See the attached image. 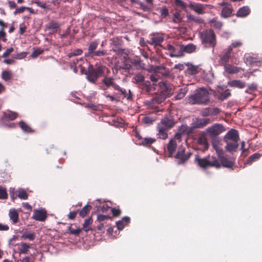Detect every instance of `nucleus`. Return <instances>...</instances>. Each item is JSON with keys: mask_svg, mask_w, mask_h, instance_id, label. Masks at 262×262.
<instances>
[{"mask_svg": "<svg viewBox=\"0 0 262 262\" xmlns=\"http://www.w3.org/2000/svg\"><path fill=\"white\" fill-rule=\"evenodd\" d=\"M105 67L102 65L90 64L85 74L87 80L93 84H96L98 79L103 76Z\"/></svg>", "mask_w": 262, "mask_h": 262, "instance_id": "obj_1", "label": "nucleus"}, {"mask_svg": "<svg viewBox=\"0 0 262 262\" xmlns=\"http://www.w3.org/2000/svg\"><path fill=\"white\" fill-rule=\"evenodd\" d=\"M209 92L204 88L196 90L195 93L189 96L188 101L192 104H207L209 102Z\"/></svg>", "mask_w": 262, "mask_h": 262, "instance_id": "obj_2", "label": "nucleus"}, {"mask_svg": "<svg viewBox=\"0 0 262 262\" xmlns=\"http://www.w3.org/2000/svg\"><path fill=\"white\" fill-rule=\"evenodd\" d=\"M194 163L198 166L203 168H207L208 167H214L220 168L221 164L217 158L215 156H207L201 158L199 156H196L194 159Z\"/></svg>", "mask_w": 262, "mask_h": 262, "instance_id": "obj_3", "label": "nucleus"}, {"mask_svg": "<svg viewBox=\"0 0 262 262\" xmlns=\"http://www.w3.org/2000/svg\"><path fill=\"white\" fill-rule=\"evenodd\" d=\"M192 153L189 151H186L184 147L180 146L178 148L174 158L178 165L184 164L190 158Z\"/></svg>", "mask_w": 262, "mask_h": 262, "instance_id": "obj_4", "label": "nucleus"}, {"mask_svg": "<svg viewBox=\"0 0 262 262\" xmlns=\"http://www.w3.org/2000/svg\"><path fill=\"white\" fill-rule=\"evenodd\" d=\"M202 41L208 44L213 49L216 46V36L213 31L211 29L206 30L201 33Z\"/></svg>", "mask_w": 262, "mask_h": 262, "instance_id": "obj_5", "label": "nucleus"}, {"mask_svg": "<svg viewBox=\"0 0 262 262\" xmlns=\"http://www.w3.org/2000/svg\"><path fill=\"white\" fill-rule=\"evenodd\" d=\"M167 50L169 53L170 57H181L182 56V45H167L164 48Z\"/></svg>", "mask_w": 262, "mask_h": 262, "instance_id": "obj_6", "label": "nucleus"}, {"mask_svg": "<svg viewBox=\"0 0 262 262\" xmlns=\"http://www.w3.org/2000/svg\"><path fill=\"white\" fill-rule=\"evenodd\" d=\"M206 130L210 136L215 137L224 132L225 128L222 124L215 123L208 127Z\"/></svg>", "mask_w": 262, "mask_h": 262, "instance_id": "obj_7", "label": "nucleus"}, {"mask_svg": "<svg viewBox=\"0 0 262 262\" xmlns=\"http://www.w3.org/2000/svg\"><path fill=\"white\" fill-rule=\"evenodd\" d=\"M232 53L233 52L231 51V48H228L224 50L222 53L220 55V64L223 66L227 64L232 56Z\"/></svg>", "mask_w": 262, "mask_h": 262, "instance_id": "obj_8", "label": "nucleus"}, {"mask_svg": "<svg viewBox=\"0 0 262 262\" xmlns=\"http://www.w3.org/2000/svg\"><path fill=\"white\" fill-rule=\"evenodd\" d=\"M32 219L40 222H44L47 217V213L45 209H35Z\"/></svg>", "mask_w": 262, "mask_h": 262, "instance_id": "obj_9", "label": "nucleus"}, {"mask_svg": "<svg viewBox=\"0 0 262 262\" xmlns=\"http://www.w3.org/2000/svg\"><path fill=\"white\" fill-rule=\"evenodd\" d=\"M239 140L238 132L234 129H231L224 136V141H237Z\"/></svg>", "mask_w": 262, "mask_h": 262, "instance_id": "obj_10", "label": "nucleus"}, {"mask_svg": "<svg viewBox=\"0 0 262 262\" xmlns=\"http://www.w3.org/2000/svg\"><path fill=\"white\" fill-rule=\"evenodd\" d=\"M163 40L164 38L162 36L157 34H152L149 37L147 42L151 45L156 46L160 45Z\"/></svg>", "mask_w": 262, "mask_h": 262, "instance_id": "obj_11", "label": "nucleus"}, {"mask_svg": "<svg viewBox=\"0 0 262 262\" xmlns=\"http://www.w3.org/2000/svg\"><path fill=\"white\" fill-rule=\"evenodd\" d=\"M219 161L220 163L221 166H223L224 167L231 169L232 170L234 169L235 164L234 160L229 159L225 156L224 157H222Z\"/></svg>", "mask_w": 262, "mask_h": 262, "instance_id": "obj_12", "label": "nucleus"}, {"mask_svg": "<svg viewBox=\"0 0 262 262\" xmlns=\"http://www.w3.org/2000/svg\"><path fill=\"white\" fill-rule=\"evenodd\" d=\"M224 141L226 144L225 149L228 152L231 154H233V152H236L237 151L238 147L239 146L238 142L232 141H228L227 140Z\"/></svg>", "mask_w": 262, "mask_h": 262, "instance_id": "obj_13", "label": "nucleus"}, {"mask_svg": "<svg viewBox=\"0 0 262 262\" xmlns=\"http://www.w3.org/2000/svg\"><path fill=\"white\" fill-rule=\"evenodd\" d=\"M210 122L209 118H196L193 123V126L195 128H201L206 126Z\"/></svg>", "mask_w": 262, "mask_h": 262, "instance_id": "obj_14", "label": "nucleus"}, {"mask_svg": "<svg viewBox=\"0 0 262 262\" xmlns=\"http://www.w3.org/2000/svg\"><path fill=\"white\" fill-rule=\"evenodd\" d=\"M154 71L164 77H168L170 74L169 70L164 66H156L154 68Z\"/></svg>", "mask_w": 262, "mask_h": 262, "instance_id": "obj_15", "label": "nucleus"}, {"mask_svg": "<svg viewBox=\"0 0 262 262\" xmlns=\"http://www.w3.org/2000/svg\"><path fill=\"white\" fill-rule=\"evenodd\" d=\"M102 82L107 88L112 86L114 90L118 89V84L115 82L113 77L105 76Z\"/></svg>", "mask_w": 262, "mask_h": 262, "instance_id": "obj_16", "label": "nucleus"}, {"mask_svg": "<svg viewBox=\"0 0 262 262\" xmlns=\"http://www.w3.org/2000/svg\"><path fill=\"white\" fill-rule=\"evenodd\" d=\"M159 124L169 130L174 126L175 122L172 119L165 117Z\"/></svg>", "mask_w": 262, "mask_h": 262, "instance_id": "obj_17", "label": "nucleus"}, {"mask_svg": "<svg viewBox=\"0 0 262 262\" xmlns=\"http://www.w3.org/2000/svg\"><path fill=\"white\" fill-rule=\"evenodd\" d=\"M223 66L225 71L229 74H236L241 71H244V69L240 67H235L230 64H226Z\"/></svg>", "mask_w": 262, "mask_h": 262, "instance_id": "obj_18", "label": "nucleus"}, {"mask_svg": "<svg viewBox=\"0 0 262 262\" xmlns=\"http://www.w3.org/2000/svg\"><path fill=\"white\" fill-rule=\"evenodd\" d=\"M18 116L17 113L8 110L3 113V119L4 120L13 121L16 119Z\"/></svg>", "mask_w": 262, "mask_h": 262, "instance_id": "obj_19", "label": "nucleus"}, {"mask_svg": "<svg viewBox=\"0 0 262 262\" xmlns=\"http://www.w3.org/2000/svg\"><path fill=\"white\" fill-rule=\"evenodd\" d=\"M157 129L158 133L157 134V136L159 138L163 140H165L168 137L167 132L168 129L165 128L164 127L158 124L157 126Z\"/></svg>", "mask_w": 262, "mask_h": 262, "instance_id": "obj_20", "label": "nucleus"}, {"mask_svg": "<svg viewBox=\"0 0 262 262\" xmlns=\"http://www.w3.org/2000/svg\"><path fill=\"white\" fill-rule=\"evenodd\" d=\"M189 7L198 14H202L204 13V8L201 4L192 3L190 4Z\"/></svg>", "mask_w": 262, "mask_h": 262, "instance_id": "obj_21", "label": "nucleus"}, {"mask_svg": "<svg viewBox=\"0 0 262 262\" xmlns=\"http://www.w3.org/2000/svg\"><path fill=\"white\" fill-rule=\"evenodd\" d=\"M186 65L188 67L187 70L185 71L186 74L193 75L199 73V70L198 66H194L189 63Z\"/></svg>", "mask_w": 262, "mask_h": 262, "instance_id": "obj_22", "label": "nucleus"}, {"mask_svg": "<svg viewBox=\"0 0 262 262\" xmlns=\"http://www.w3.org/2000/svg\"><path fill=\"white\" fill-rule=\"evenodd\" d=\"M228 85L232 88L243 89L246 86V83L240 80H233L228 82Z\"/></svg>", "mask_w": 262, "mask_h": 262, "instance_id": "obj_23", "label": "nucleus"}, {"mask_svg": "<svg viewBox=\"0 0 262 262\" xmlns=\"http://www.w3.org/2000/svg\"><path fill=\"white\" fill-rule=\"evenodd\" d=\"M9 216L13 224H16L19 220V214L15 209H11L9 212Z\"/></svg>", "mask_w": 262, "mask_h": 262, "instance_id": "obj_24", "label": "nucleus"}, {"mask_svg": "<svg viewBox=\"0 0 262 262\" xmlns=\"http://www.w3.org/2000/svg\"><path fill=\"white\" fill-rule=\"evenodd\" d=\"M196 46L192 43H189L186 46L182 45V56H183L184 52L187 53H191L194 52L196 50Z\"/></svg>", "mask_w": 262, "mask_h": 262, "instance_id": "obj_25", "label": "nucleus"}, {"mask_svg": "<svg viewBox=\"0 0 262 262\" xmlns=\"http://www.w3.org/2000/svg\"><path fill=\"white\" fill-rule=\"evenodd\" d=\"M177 147V144L176 141L173 139H171L167 146V150L169 153V156L171 157L175 151Z\"/></svg>", "mask_w": 262, "mask_h": 262, "instance_id": "obj_26", "label": "nucleus"}, {"mask_svg": "<svg viewBox=\"0 0 262 262\" xmlns=\"http://www.w3.org/2000/svg\"><path fill=\"white\" fill-rule=\"evenodd\" d=\"M197 142L199 144L202 145L204 149L207 150L208 148V143L204 134H201L198 138Z\"/></svg>", "mask_w": 262, "mask_h": 262, "instance_id": "obj_27", "label": "nucleus"}, {"mask_svg": "<svg viewBox=\"0 0 262 262\" xmlns=\"http://www.w3.org/2000/svg\"><path fill=\"white\" fill-rule=\"evenodd\" d=\"M250 12L251 10L248 6H244L238 9L236 12V16H247Z\"/></svg>", "mask_w": 262, "mask_h": 262, "instance_id": "obj_28", "label": "nucleus"}, {"mask_svg": "<svg viewBox=\"0 0 262 262\" xmlns=\"http://www.w3.org/2000/svg\"><path fill=\"white\" fill-rule=\"evenodd\" d=\"M99 44V42L97 40H95L91 41L88 47V53L85 54V56H90L95 51V50L97 49L98 45Z\"/></svg>", "mask_w": 262, "mask_h": 262, "instance_id": "obj_29", "label": "nucleus"}, {"mask_svg": "<svg viewBox=\"0 0 262 262\" xmlns=\"http://www.w3.org/2000/svg\"><path fill=\"white\" fill-rule=\"evenodd\" d=\"M22 235L21 237L23 239H28L32 241L35 238V234L33 232H29L27 230L21 231Z\"/></svg>", "mask_w": 262, "mask_h": 262, "instance_id": "obj_30", "label": "nucleus"}, {"mask_svg": "<svg viewBox=\"0 0 262 262\" xmlns=\"http://www.w3.org/2000/svg\"><path fill=\"white\" fill-rule=\"evenodd\" d=\"M166 97L164 94L157 95L151 99V103L154 104H159L164 101Z\"/></svg>", "mask_w": 262, "mask_h": 262, "instance_id": "obj_31", "label": "nucleus"}, {"mask_svg": "<svg viewBox=\"0 0 262 262\" xmlns=\"http://www.w3.org/2000/svg\"><path fill=\"white\" fill-rule=\"evenodd\" d=\"M93 223L92 218L89 217L84 220V223L83 224L82 230H84L85 232H88L90 230H92V228L90 226Z\"/></svg>", "mask_w": 262, "mask_h": 262, "instance_id": "obj_32", "label": "nucleus"}, {"mask_svg": "<svg viewBox=\"0 0 262 262\" xmlns=\"http://www.w3.org/2000/svg\"><path fill=\"white\" fill-rule=\"evenodd\" d=\"M59 24L54 21H52L46 26V29L51 30L52 32H55L59 28Z\"/></svg>", "mask_w": 262, "mask_h": 262, "instance_id": "obj_33", "label": "nucleus"}, {"mask_svg": "<svg viewBox=\"0 0 262 262\" xmlns=\"http://www.w3.org/2000/svg\"><path fill=\"white\" fill-rule=\"evenodd\" d=\"M188 92V89L187 87L181 88L179 90L178 94L175 96V98L177 100H180L183 98L186 95Z\"/></svg>", "mask_w": 262, "mask_h": 262, "instance_id": "obj_34", "label": "nucleus"}, {"mask_svg": "<svg viewBox=\"0 0 262 262\" xmlns=\"http://www.w3.org/2000/svg\"><path fill=\"white\" fill-rule=\"evenodd\" d=\"M156 141V139L152 138H145L142 139L141 142H139V144L143 146H150Z\"/></svg>", "mask_w": 262, "mask_h": 262, "instance_id": "obj_35", "label": "nucleus"}, {"mask_svg": "<svg viewBox=\"0 0 262 262\" xmlns=\"http://www.w3.org/2000/svg\"><path fill=\"white\" fill-rule=\"evenodd\" d=\"M92 207L91 205H86L84 206L81 210L79 211V215L81 217H85L88 213L91 211Z\"/></svg>", "mask_w": 262, "mask_h": 262, "instance_id": "obj_36", "label": "nucleus"}, {"mask_svg": "<svg viewBox=\"0 0 262 262\" xmlns=\"http://www.w3.org/2000/svg\"><path fill=\"white\" fill-rule=\"evenodd\" d=\"M19 126L22 130L26 133H29L33 132V130L23 121H20L19 122Z\"/></svg>", "mask_w": 262, "mask_h": 262, "instance_id": "obj_37", "label": "nucleus"}, {"mask_svg": "<svg viewBox=\"0 0 262 262\" xmlns=\"http://www.w3.org/2000/svg\"><path fill=\"white\" fill-rule=\"evenodd\" d=\"M231 96V93L229 90L227 89L223 93L217 95V98L221 101H223L227 99L229 96Z\"/></svg>", "mask_w": 262, "mask_h": 262, "instance_id": "obj_38", "label": "nucleus"}, {"mask_svg": "<svg viewBox=\"0 0 262 262\" xmlns=\"http://www.w3.org/2000/svg\"><path fill=\"white\" fill-rule=\"evenodd\" d=\"M261 157V154L259 153H255L252 155H251L247 160L246 163L248 164H250L254 161L259 159Z\"/></svg>", "mask_w": 262, "mask_h": 262, "instance_id": "obj_39", "label": "nucleus"}, {"mask_svg": "<svg viewBox=\"0 0 262 262\" xmlns=\"http://www.w3.org/2000/svg\"><path fill=\"white\" fill-rule=\"evenodd\" d=\"M174 4L177 8L184 10L188 7L187 4L181 0H174Z\"/></svg>", "mask_w": 262, "mask_h": 262, "instance_id": "obj_40", "label": "nucleus"}, {"mask_svg": "<svg viewBox=\"0 0 262 262\" xmlns=\"http://www.w3.org/2000/svg\"><path fill=\"white\" fill-rule=\"evenodd\" d=\"M30 248V246L29 245L26 243H21L20 244V248L19 249V253L22 254H27Z\"/></svg>", "mask_w": 262, "mask_h": 262, "instance_id": "obj_41", "label": "nucleus"}, {"mask_svg": "<svg viewBox=\"0 0 262 262\" xmlns=\"http://www.w3.org/2000/svg\"><path fill=\"white\" fill-rule=\"evenodd\" d=\"M13 77L12 73L9 71H4L2 73V78L5 81L11 79Z\"/></svg>", "mask_w": 262, "mask_h": 262, "instance_id": "obj_42", "label": "nucleus"}, {"mask_svg": "<svg viewBox=\"0 0 262 262\" xmlns=\"http://www.w3.org/2000/svg\"><path fill=\"white\" fill-rule=\"evenodd\" d=\"M107 54L106 50H98L94 51L90 56L92 58L95 57H100L106 55Z\"/></svg>", "mask_w": 262, "mask_h": 262, "instance_id": "obj_43", "label": "nucleus"}, {"mask_svg": "<svg viewBox=\"0 0 262 262\" xmlns=\"http://www.w3.org/2000/svg\"><path fill=\"white\" fill-rule=\"evenodd\" d=\"M107 220L112 221L113 217L109 215L100 214L97 216V221H98L99 223H101L106 222V221Z\"/></svg>", "mask_w": 262, "mask_h": 262, "instance_id": "obj_44", "label": "nucleus"}, {"mask_svg": "<svg viewBox=\"0 0 262 262\" xmlns=\"http://www.w3.org/2000/svg\"><path fill=\"white\" fill-rule=\"evenodd\" d=\"M141 85L142 86V89L147 92L151 91L152 90V86L151 85L150 82L149 81L144 80L142 83Z\"/></svg>", "mask_w": 262, "mask_h": 262, "instance_id": "obj_45", "label": "nucleus"}, {"mask_svg": "<svg viewBox=\"0 0 262 262\" xmlns=\"http://www.w3.org/2000/svg\"><path fill=\"white\" fill-rule=\"evenodd\" d=\"M17 196L20 199L27 200L28 197V194L24 189H21L18 190Z\"/></svg>", "mask_w": 262, "mask_h": 262, "instance_id": "obj_46", "label": "nucleus"}, {"mask_svg": "<svg viewBox=\"0 0 262 262\" xmlns=\"http://www.w3.org/2000/svg\"><path fill=\"white\" fill-rule=\"evenodd\" d=\"M232 10L229 7H224L222 11V16H230Z\"/></svg>", "mask_w": 262, "mask_h": 262, "instance_id": "obj_47", "label": "nucleus"}, {"mask_svg": "<svg viewBox=\"0 0 262 262\" xmlns=\"http://www.w3.org/2000/svg\"><path fill=\"white\" fill-rule=\"evenodd\" d=\"M136 83H142L144 80V76L141 73L137 74L134 77Z\"/></svg>", "mask_w": 262, "mask_h": 262, "instance_id": "obj_48", "label": "nucleus"}, {"mask_svg": "<svg viewBox=\"0 0 262 262\" xmlns=\"http://www.w3.org/2000/svg\"><path fill=\"white\" fill-rule=\"evenodd\" d=\"M211 26L215 29H220L222 27L223 24L221 22L216 21L214 18L211 22Z\"/></svg>", "mask_w": 262, "mask_h": 262, "instance_id": "obj_49", "label": "nucleus"}, {"mask_svg": "<svg viewBox=\"0 0 262 262\" xmlns=\"http://www.w3.org/2000/svg\"><path fill=\"white\" fill-rule=\"evenodd\" d=\"M43 52V49H41L40 48H37V49H34V50L30 56L32 58H34L37 57L38 56L40 55V54H41Z\"/></svg>", "mask_w": 262, "mask_h": 262, "instance_id": "obj_50", "label": "nucleus"}, {"mask_svg": "<svg viewBox=\"0 0 262 262\" xmlns=\"http://www.w3.org/2000/svg\"><path fill=\"white\" fill-rule=\"evenodd\" d=\"M82 52H83V51L81 49H77L74 50L72 52L69 53L68 54V56L69 58H71L73 56L80 55L82 53Z\"/></svg>", "mask_w": 262, "mask_h": 262, "instance_id": "obj_51", "label": "nucleus"}, {"mask_svg": "<svg viewBox=\"0 0 262 262\" xmlns=\"http://www.w3.org/2000/svg\"><path fill=\"white\" fill-rule=\"evenodd\" d=\"M201 115L203 117H207L211 115V107H206L201 111Z\"/></svg>", "mask_w": 262, "mask_h": 262, "instance_id": "obj_52", "label": "nucleus"}, {"mask_svg": "<svg viewBox=\"0 0 262 262\" xmlns=\"http://www.w3.org/2000/svg\"><path fill=\"white\" fill-rule=\"evenodd\" d=\"M8 198V193L5 188L0 186V199H6Z\"/></svg>", "mask_w": 262, "mask_h": 262, "instance_id": "obj_53", "label": "nucleus"}, {"mask_svg": "<svg viewBox=\"0 0 262 262\" xmlns=\"http://www.w3.org/2000/svg\"><path fill=\"white\" fill-rule=\"evenodd\" d=\"M0 26L2 27L0 30V37H4L6 35L5 32L3 31L5 28L7 27V24L5 23L3 20H0Z\"/></svg>", "mask_w": 262, "mask_h": 262, "instance_id": "obj_54", "label": "nucleus"}, {"mask_svg": "<svg viewBox=\"0 0 262 262\" xmlns=\"http://www.w3.org/2000/svg\"><path fill=\"white\" fill-rule=\"evenodd\" d=\"M113 43L114 46H121L123 45V42L121 37H116L113 39Z\"/></svg>", "mask_w": 262, "mask_h": 262, "instance_id": "obj_55", "label": "nucleus"}, {"mask_svg": "<svg viewBox=\"0 0 262 262\" xmlns=\"http://www.w3.org/2000/svg\"><path fill=\"white\" fill-rule=\"evenodd\" d=\"M159 10L162 16H167L168 15L169 11L166 7L160 8Z\"/></svg>", "mask_w": 262, "mask_h": 262, "instance_id": "obj_56", "label": "nucleus"}, {"mask_svg": "<svg viewBox=\"0 0 262 262\" xmlns=\"http://www.w3.org/2000/svg\"><path fill=\"white\" fill-rule=\"evenodd\" d=\"M27 55V52H23L14 55V58L16 59H22L25 58Z\"/></svg>", "mask_w": 262, "mask_h": 262, "instance_id": "obj_57", "label": "nucleus"}, {"mask_svg": "<svg viewBox=\"0 0 262 262\" xmlns=\"http://www.w3.org/2000/svg\"><path fill=\"white\" fill-rule=\"evenodd\" d=\"M82 230L81 228H78L77 229H74L71 228H69V232L71 234H73L75 235H78L80 232Z\"/></svg>", "mask_w": 262, "mask_h": 262, "instance_id": "obj_58", "label": "nucleus"}, {"mask_svg": "<svg viewBox=\"0 0 262 262\" xmlns=\"http://www.w3.org/2000/svg\"><path fill=\"white\" fill-rule=\"evenodd\" d=\"M242 42L239 41H235L232 43L231 45H230L228 48H231V51H233V48H237L242 45Z\"/></svg>", "mask_w": 262, "mask_h": 262, "instance_id": "obj_59", "label": "nucleus"}, {"mask_svg": "<svg viewBox=\"0 0 262 262\" xmlns=\"http://www.w3.org/2000/svg\"><path fill=\"white\" fill-rule=\"evenodd\" d=\"M111 212L114 217H117L120 215L121 211L119 209L113 208L111 209Z\"/></svg>", "mask_w": 262, "mask_h": 262, "instance_id": "obj_60", "label": "nucleus"}, {"mask_svg": "<svg viewBox=\"0 0 262 262\" xmlns=\"http://www.w3.org/2000/svg\"><path fill=\"white\" fill-rule=\"evenodd\" d=\"M215 151L217 155L218 160L221 159L222 157H225L224 151L220 147L216 149Z\"/></svg>", "mask_w": 262, "mask_h": 262, "instance_id": "obj_61", "label": "nucleus"}, {"mask_svg": "<svg viewBox=\"0 0 262 262\" xmlns=\"http://www.w3.org/2000/svg\"><path fill=\"white\" fill-rule=\"evenodd\" d=\"M129 62L128 60H126L123 64L122 68L126 70H129L132 68V63Z\"/></svg>", "mask_w": 262, "mask_h": 262, "instance_id": "obj_62", "label": "nucleus"}, {"mask_svg": "<svg viewBox=\"0 0 262 262\" xmlns=\"http://www.w3.org/2000/svg\"><path fill=\"white\" fill-rule=\"evenodd\" d=\"M100 224L97 226V229L99 231H101L104 227H107L110 225L109 224H107L106 222L99 223Z\"/></svg>", "mask_w": 262, "mask_h": 262, "instance_id": "obj_63", "label": "nucleus"}, {"mask_svg": "<svg viewBox=\"0 0 262 262\" xmlns=\"http://www.w3.org/2000/svg\"><path fill=\"white\" fill-rule=\"evenodd\" d=\"M14 51V49L12 47L8 48L6 50V51L3 53V57H7L9 55Z\"/></svg>", "mask_w": 262, "mask_h": 262, "instance_id": "obj_64", "label": "nucleus"}]
</instances>
